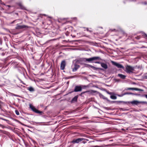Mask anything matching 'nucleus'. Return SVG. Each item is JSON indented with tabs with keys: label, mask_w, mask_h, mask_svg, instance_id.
Here are the masks:
<instances>
[{
	"label": "nucleus",
	"mask_w": 147,
	"mask_h": 147,
	"mask_svg": "<svg viewBox=\"0 0 147 147\" xmlns=\"http://www.w3.org/2000/svg\"><path fill=\"white\" fill-rule=\"evenodd\" d=\"M83 61H88L89 63H94V61L97 59L101 60V59L99 57H94L90 58H84Z\"/></svg>",
	"instance_id": "f257e3e1"
},
{
	"label": "nucleus",
	"mask_w": 147,
	"mask_h": 147,
	"mask_svg": "<svg viewBox=\"0 0 147 147\" xmlns=\"http://www.w3.org/2000/svg\"><path fill=\"white\" fill-rule=\"evenodd\" d=\"M113 102H118L119 103H121L123 102V103L126 104H129L130 103L132 104V105H137L138 104V101L137 100H134L132 101L131 102H123V101H113Z\"/></svg>",
	"instance_id": "f03ea898"
},
{
	"label": "nucleus",
	"mask_w": 147,
	"mask_h": 147,
	"mask_svg": "<svg viewBox=\"0 0 147 147\" xmlns=\"http://www.w3.org/2000/svg\"><path fill=\"white\" fill-rule=\"evenodd\" d=\"M111 62L113 65L116 66L118 68L123 69L124 68V67L122 65H121L119 63H117L113 61H111Z\"/></svg>",
	"instance_id": "7ed1b4c3"
},
{
	"label": "nucleus",
	"mask_w": 147,
	"mask_h": 147,
	"mask_svg": "<svg viewBox=\"0 0 147 147\" xmlns=\"http://www.w3.org/2000/svg\"><path fill=\"white\" fill-rule=\"evenodd\" d=\"M133 70L134 68L130 66L127 65L126 66L125 71L127 73H130L132 72V71Z\"/></svg>",
	"instance_id": "20e7f679"
},
{
	"label": "nucleus",
	"mask_w": 147,
	"mask_h": 147,
	"mask_svg": "<svg viewBox=\"0 0 147 147\" xmlns=\"http://www.w3.org/2000/svg\"><path fill=\"white\" fill-rule=\"evenodd\" d=\"M30 107L33 111L36 113L41 114L42 113V111H38L37 109L31 105H30Z\"/></svg>",
	"instance_id": "39448f33"
},
{
	"label": "nucleus",
	"mask_w": 147,
	"mask_h": 147,
	"mask_svg": "<svg viewBox=\"0 0 147 147\" xmlns=\"http://www.w3.org/2000/svg\"><path fill=\"white\" fill-rule=\"evenodd\" d=\"M84 140V138H79L75 139L72 141L71 143H78Z\"/></svg>",
	"instance_id": "423d86ee"
},
{
	"label": "nucleus",
	"mask_w": 147,
	"mask_h": 147,
	"mask_svg": "<svg viewBox=\"0 0 147 147\" xmlns=\"http://www.w3.org/2000/svg\"><path fill=\"white\" fill-rule=\"evenodd\" d=\"M66 64V62L65 60H64L62 61L60 65V69L61 70H64L65 69Z\"/></svg>",
	"instance_id": "0eeeda50"
},
{
	"label": "nucleus",
	"mask_w": 147,
	"mask_h": 147,
	"mask_svg": "<svg viewBox=\"0 0 147 147\" xmlns=\"http://www.w3.org/2000/svg\"><path fill=\"white\" fill-rule=\"evenodd\" d=\"M28 27L27 26L25 25H20L19 24H16V29H20Z\"/></svg>",
	"instance_id": "6e6552de"
},
{
	"label": "nucleus",
	"mask_w": 147,
	"mask_h": 147,
	"mask_svg": "<svg viewBox=\"0 0 147 147\" xmlns=\"http://www.w3.org/2000/svg\"><path fill=\"white\" fill-rule=\"evenodd\" d=\"M82 90V88L81 86H76L74 89V91L75 92L81 91Z\"/></svg>",
	"instance_id": "1a4fd4ad"
},
{
	"label": "nucleus",
	"mask_w": 147,
	"mask_h": 147,
	"mask_svg": "<svg viewBox=\"0 0 147 147\" xmlns=\"http://www.w3.org/2000/svg\"><path fill=\"white\" fill-rule=\"evenodd\" d=\"M138 35H139V36H143L144 37L147 38V35L145 33L143 32H138Z\"/></svg>",
	"instance_id": "9d476101"
},
{
	"label": "nucleus",
	"mask_w": 147,
	"mask_h": 147,
	"mask_svg": "<svg viewBox=\"0 0 147 147\" xmlns=\"http://www.w3.org/2000/svg\"><path fill=\"white\" fill-rule=\"evenodd\" d=\"M80 66L78 65H76L75 64L74 65V67L72 69V71L74 72L76 71L79 68Z\"/></svg>",
	"instance_id": "9b49d317"
},
{
	"label": "nucleus",
	"mask_w": 147,
	"mask_h": 147,
	"mask_svg": "<svg viewBox=\"0 0 147 147\" xmlns=\"http://www.w3.org/2000/svg\"><path fill=\"white\" fill-rule=\"evenodd\" d=\"M101 66L102 67L105 69H107L108 68L107 65L105 63H102L101 64Z\"/></svg>",
	"instance_id": "f8f14e48"
},
{
	"label": "nucleus",
	"mask_w": 147,
	"mask_h": 147,
	"mask_svg": "<svg viewBox=\"0 0 147 147\" xmlns=\"http://www.w3.org/2000/svg\"><path fill=\"white\" fill-rule=\"evenodd\" d=\"M125 90H138V88H127L125 89Z\"/></svg>",
	"instance_id": "ddd939ff"
},
{
	"label": "nucleus",
	"mask_w": 147,
	"mask_h": 147,
	"mask_svg": "<svg viewBox=\"0 0 147 147\" xmlns=\"http://www.w3.org/2000/svg\"><path fill=\"white\" fill-rule=\"evenodd\" d=\"M118 76L119 77L122 79H125L126 77V76L125 75L121 74H118Z\"/></svg>",
	"instance_id": "4468645a"
},
{
	"label": "nucleus",
	"mask_w": 147,
	"mask_h": 147,
	"mask_svg": "<svg viewBox=\"0 0 147 147\" xmlns=\"http://www.w3.org/2000/svg\"><path fill=\"white\" fill-rule=\"evenodd\" d=\"M78 98V96H75L72 100L71 102H76L77 100V99Z\"/></svg>",
	"instance_id": "2eb2a0df"
},
{
	"label": "nucleus",
	"mask_w": 147,
	"mask_h": 147,
	"mask_svg": "<svg viewBox=\"0 0 147 147\" xmlns=\"http://www.w3.org/2000/svg\"><path fill=\"white\" fill-rule=\"evenodd\" d=\"M99 96L100 98L103 99L104 100H107V98L105 97L104 95L102 94H99Z\"/></svg>",
	"instance_id": "dca6fc26"
},
{
	"label": "nucleus",
	"mask_w": 147,
	"mask_h": 147,
	"mask_svg": "<svg viewBox=\"0 0 147 147\" xmlns=\"http://www.w3.org/2000/svg\"><path fill=\"white\" fill-rule=\"evenodd\" d=\"M88 65L92 69H93L95 70H98V68L92 65Z\"/></svg>",
	"instance_id": "f3484780"
},
{
	"label": "nucleus",
	"mask_w": 147,
	"mask_h": 147,
	"mask_svg": "<svg viewBox=\"0 0 147 147\" xmlns=\"http://www.w3.org/2000/svg\"><path fill=\"white\" fill-rule=\"evenodd\" d=\"M27 89L30 92H33L34 91V88L31 86L28 87Z\"/></svg>",
	"instance_id": "a211bd4d"
},
{
	"label": "nucleus",
	"mask_w": 147,
	"mask_h": 147,
	"mask_svg": "<svg viewBox=\"0 0 147 147\" xmlns=\"http://www.w3.org/2000/svg\"><path fill=\"white\" fill-rule=\"evenodd\" d=\"M147 104V102L145 101H138V105H140L141 104Z\"/></svg>",
	"instance_id": "6ab92c4d"
},
{
	"label": "nucleus",
	"mask_w": 147,
	"mask_h": 147,
	"mask_svg": "<svg viewBox=\"0 0 147 147\" xmlns=\"http://www.w3.org/2000/svg\"><path fill=\"white\" fill-rule=\"evenodd\" d=\"M110 98L113 99H116L117 98V97L115 96L114 95H111L110 96Z\"/></svg>",
	"instance_id": "aec40b11"
},
{
	"label": "nucleus",
	"mask_w": 147,
	"mask_h": 147,
	"mask_svg": "<svg viewBox=\"0 0 147 147\" xmlns=\"http://www.w3.org/2000/svg\"><path fill=\"white\" fill-rule=\"evenodd\" d=\"M124 95H127V94H134L131 92H125L124 93Z\"/></svg>",
	"instance_id": "412c9836"
},
{
	"label": "nucleus",
	"mask_w": 147,
	"mask_h": 147,
	"mask_svg": "<svg viewBox=\"0 0 147 147\" xmlns=\"http://www.w3.org/2000/svg\"><path fill=\"white\" fill-rule=\"evenodd\" d=\"M15 113H16V114L17 115H19V114H20L19 111H17V110H16L15 111Z\"/></svg>",
	"instance_id": "4be33fe9"
},
{
	"label": "nucleus",
	"mask_w": 147,
	"mask_h": 147,
	"mask_svg": "<svg viewBox=\"0 0 147 147\" xmlns=\"http://www.w3.org/2000/svg\"><path fill=\"white\" fill-rule=\"evenodd\" d=\"M101 146H91L89 147H101Z\"/></svg>",
	"instance_id": "5701e85b"
},
{
	"label": "nucleus",
	"mask_w": 147,
	"mask_h": 147,
	"mask_svg": "<svg viewBox=\"0 0 147 147\" xmlns=\"http://www.w3.org/2000/svg\"><path fill=\"white\" fill-rule=\"evenodd\" d=\"M117 95L119 97H122L124 95V94L123 93L121 95L118 94Z\"/></svg>",
	"instance_id": "b1692460"
},
{
	"label": "nucleus",
	"mask_w": 147,
	"mask_h": 147,
	"mask_svg": "<svg viewBox=\"0 0 147 147\" xmlns=\"http://www.w3.org/2000/svg\"><path fill=\"white\" fill-rule=\"evenodd\" d=\"M94 63H98V64H101V62H100L99 61H95L94 62Z\"/></svg>",
	"instance_id": "393cba45"
},
{
	"label": "nucleus",
	"mask_w": 147,
	"mask_h": 147,
	"mask_svg": "<svg viewBox=\"0 0 147 147\" xmlns=\"http://www.w3.org/2000/svg\"><path fill=\"white\" fill-rule=\"evenodd\" d=\"M86 30L87 31H89L90 32H92V31L91 30H89L88 28H86Z\"/></svg>",
	"instance_id": "a878e982"
},
{
	"label": "nucleus",
	"mask_w": 147,
	"mask_h": 147,
	"mask_svg": "<svg viewBox=\"0 0 147 147\" xmlns=\"http://www.w3.org/2000/svg\"><path fill=\"white\" fill-rule=\"evenodd\" d=\"M107 93L108 94H110V95L112 94H113V93H112V92H107Z\"/></svg>",
	"instance_id": "bb28decb"
},
{
	"label": "nucleus",
	"mask_w": 147,
	"mask_h": 147,
	"mask_svg": "<svg viewBox=\"0 0 147 147\" xmlns=\"http://www.w3.org/2000/svg\"><path fill=\"white\" fill-rule=\"evenodd\" d=\"M1 127L2 128H3V129H4V128H6V127H5V126H4V125H2Z\"/></svg>",
	"instance_id": "cd10ccee"
},
{
	"label": "nucleus",
	"mask_w": 147,
	"mask_h": 147,
	"mask_svg": "<svg viewBox=\"0 0 147 147\" xmlns=\"http://www.w3.org/2000/svg\"><path fill=\"white\" fill-rule=\"evenodd\" d=\"M88 91H86L85 92H82V93H81V94H84V93H86V92H88Z\"/></svg>",
	"instance_id": "c85d7f7f"
},
{
	"label": "nucleus",
	"mask_w": 147,
	"mask_h": 147,
	"mask_svg": "<svg viewBox=\"0 0 147 147\" xmlns=\"http://www.w3.org/2000/svg\"><path fill=\"white\" fill-rule=\"evenodd\" d=\"M138 91H143V90H142L141 89H140L138 88Z\"/></svg>",
	"instance_id": "c756f323"
},
{
	"label": "nucleus",
	"mask_w": 147,
	"mask_h": 147,
	"mask_svg": "<svg viewBox=\"0 0 147 147\" xmlns=\"http://www.w3.org/2000/svg\"><path fill=\"white\" fill-rule=\"evenodd\" d=\"M0 131H1V133H5L4 132H5L4 131H3V130H0Z\"/></svg>",
	"instance_id": "7c9ffc66"
},
{
	"label": "nucleus",
	"mask_w": 147,
	"mask_h": 147,
	"mask_svg": "<svg viewBox=\"0 0 147 147\" xmlns=\"http://www.w3.org/2000/svg\"><path fill=\"white\" fill-rule=\"evenodd\" d=\"M144 96H145L146 98H147V94H144Z\"/></svg>",
	"instance_id": "2f4dec72"
},
{
	"label": "nucleus",
	"mask_w": 147,
	"mask_h": 147,
	"mask_svg": "<svg viewBox=\"0 0 147 147\" xmlns=\"http://www.w3.org/2000/svg\"><path fill=\"white\" fill-rule=\"evenodd\" d=\"M19 5L20 6L22 9H23V8L22 7V5L20 4Z\"/></svg>",
	"instance_id": "473e14b6"
},
{
	"label": "nucleus",
	"mask_w": 147,
	"mask_h": 147,
	"mask_svg": "<svg viewBox=\"0 0 147 147\" xmlns=\"http://www.w3.org/2000/svg\"><path fill=\"white\" fill-rule=\"evenodd\" d=\"M82 142L84 144H85V143H86V142L84 141H83Z\"/></svg>",
	"instance_id": "72a5a7b5"
},
{
	"label": "nucleus",
	"mask_w": 147,
	"mask_h": 147,
	"mask_svg": "<svg viewBox=\"0 0 147 147\" xmlns=\"http://www.w3.org/2000/svg\"><path fill=\"white\" fill-rule=\"evenodd\" d=\"M84 140H86L87 141H88V139H85V138H84Z\"/></svg>",
	"instance_id": "f704fd0d"
},
{
	"label": "nucleus",
	"mask_w": 147,
	"mask_h": 147,
	"mask_svg": "<svg viewBox=\"0 0 147 147\" xmlns=\"http://www.w3.org/2000/svg\"><path fill=\"white\" fill-rule=\"evenodd\" d=\"M139 140H140V139H141V138L140 137H139Z\"/></svg>",
	"instance_id": "c9c22d12"
},
{
	"label": "nucleus",
	"mask_w": 147,
	"mask_h": 147,
	"mask_svg": "<svg viewBox=\"0 0 147 147\" xmlns=\"http://www.w3.org/2000/svg\"><path fill=\"white\" fill-rule=\"evenodd\" d=\"M7 6L8 7H11L9 5H7Z\"/></svg>",
	"instance_id": "e433bc0d"
},
{
	"label": "nucleus",
	"mask_w": 147,
	"mask_h": 147,
	"mask_svg": "<svg viewBox=\"0 0 147 147\" xmlns=\"http://www.w3.org/2000/svg\"><path fill=\"white\" fill-rule=\"evenodd\" d=\"M94 141H90L89 143H90V142H94Z\"/></svg>",
	"instance_id": "4c0bfd02"
},
{
	"label": "nucleus",
	"mask_w": 147,
	"mask_h": 147,
	"mask_svg": "<svg viewBox=\"0 0 147 147\" xmlns=\"http://www.w3.org/2000/svg\"><path fill=\"white\" fill-rule=\"evenodd\" d=\"M2 125H1V124H0V127H1Z\"/></svg>",
	"instance_id": "58836bf2"
},
{
	"label": "nucleus",
	"mask_w": 147,
	"mask_h": 147,
	"mask_svg": "<svg viewBox=\"0 0 147 147\" xmlns=\"http://www.w3.org/2000/svg\"><path fill=\"white\" fill-rule=\"evenodd\" d=\"M1 4H3L4 5H5V4L4 3H1Z\"/></svg>",
	"instance_id": "ea45409f"
},
{
	"label": "nucleus",
	"mask_w": 147,
	"mask_h": 147,
	"mask_svg": "<svg viewBox=\"0 0 147 147\" xmlns=\"http://www.w3.org/2000/svg\"><path fill=\"white\" fill-rule=\"evenodd\" d=\"M14 95L15 96H17V95L15 94Z\"/></svg>",
	"instance_id": "a19ab883"
},
{
	"label": "nucleus",
	"mask_w": 147,
	"mask_h": 147,
	"mask_svg": "<svg viewBox=\"0 0 147 147\" xmlns=\"http://www.w3.org/2000/svg\"><path fill=\"white\" fill-rule=\"evenodd\" d=\"M14 21H13V22H12V23H14Z\"/></svg>",
	"instance_id": "79ce46f5"
},
{
	"label": "nucleus",
	"mask_w": 147,
	"mask_h": 147,
	"mask_svg": "<svg viewBox=\"0 0 147 147\" xmlns=\"http://www.w3.org/2000/svg\"><path fill=\"white\" fill-rule=\"evenodd\" d=\"M43 15L44 16H46V15L44 14H43Z\"/></svg>",
	"instance_id": "37998d69"
},
{
	"label": "nucleus",
	"mask_w": 147,
	"mask_h": 147,
	"mask_svg": "<svg viewBox=\"0 0 147 147\" xmlns=\"http://www.w3.org/2000/svg\"><path fill=\"white\" fill-rule=\"evenodd\" d=\"M96 92V91H94V92Z\"/></svg>",
	"instance_id": "c03bdc74"
},
{
	"label": "nucleus",
	"mask_w": 147,
	"mask_h": 147,
	"mask_svg": "<svg viewBox=\"0 0 147 147\" xmlns=\"http://www.w3.org/2000/svg\"><path fill=\"white\" fill-rule=\"evenodd\" d=\"M139 133H140V132H138V134H139Z\"/></svg>",
	"instance_id": "a18cd8bd"
}]
</instances>
